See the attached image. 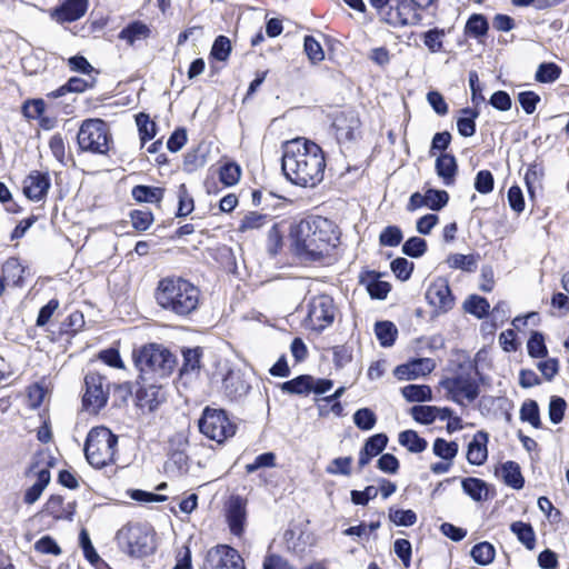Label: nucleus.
<instances>
[{
	"label": "nucleus",
	"mask_w": 569,
	"mask_h": 569,
	"mask_svg": "<svg viewBox=\"0 0 569 569\" xmlns=\"http://www.w3.org/2000/svg\"><path fill=\"white\" fill-rule=\"evenodd\" d=\"M282 149V171L291 183L313 188L322 181L326 159L317 143L306 138H296L286 141Z\"/></svg>",
	"instance_id": "nucleus-1"
},
{
	"label": "nucleus",
	"mask_w": 569,
	"mask_h": 569,
	"mask_svg": "<svg viewBox=\"0 0 569 569\" xmlns=\"http://www.w3.org/2000/svg\"><path fill=\"white\" fill-rule=\"evenodd\" d=\"M296 254L305 261H317L328 256L339 242L335 223L322 217L303 219L291 230Z\"/></svg>",
	"instance_id": "nucleus-2"
},
{
	"label": "nucleus",
	"mask_w": 569,
	"mask_h": 569,
	"mask_svg": "<svg viewBox=\"0 0 569 569\" xmlns=\"http://www.w3.org/2000/svg\"><path fill=\"white\" fill-rule=\"evenodd\" d=\"M154 298L157 305L164 311L187 317L198 309L200 290L184 278L166 277L158 282Z\"/></svg>",
	"instance_id": "nucleus-3"
},
{
	"label": "nucleus",
	"mask_w": 569,
	"mask_h": 569,
	"mask_svg": "<svg viewBox=\"0 0 569 569\" xmlns=\"http://www.w3.org/2000/svg\"><path fill=\"white\" fill-rule=\"evenodd\" d=\"M133 358L141 380L152 385L169 377L177 363L176 357L168 349L154 343L142 347Z\"/></svg>",
	"instance_id": "nucleus-4"
},
{
	"label": "nucleus",
	"mask_w": 569,
	"mask_h": 569,
	"mask_svg": "<svg viewBox=\"0 0 569 569\" xmlns=\"http://www.w3.org/2000/svg\"><path fill=\"white\" fill-rule=\"evenodd\" d=\"M119 548L133 558H143L156 550L152 529L147 525L128 523L116 536Z\"/></svg>",
	"instance_id": "nucleus-5"
},
{
	"label": "nucleus",
	"mask_w": 569,
	"mask_h": 569,
	"mask_svg": "<svg viewBox=\"0 0 569 569\" xmlns=\"http://www.w3.org/2000/svg\"><path fill=\"white\" fill-rule=\"evenodd\" d=\"M118 437L106 427L92 428L84 443V455L94 468H103L114 462Z\"/></svg>",
	"instance_id": "nucleus-6"
},
{
	"label": "nucleus",
	"mask_w": 569,
	"mask_h": 569,
	"mask_svg": "<svg viewBox=\"0 0 569 569\" xmlns=\"http://www.w3.org/2000/svg\"><path fill=\"white\" fill-rule=\"evenodd\" d=\"M77 139L81 150L98 154H107L112 142L109 127L101 119L84 120Z\"/></svg>",
	"instance_id": "nucleus-7"
},
{
	"label": "nucleus",
	"mask_w": 569,
	"mask_h": 569,
	"mask_svg": "<svg viewBox=\"0 0 569 569\" xmlns=\"http://www.w3.org/2000/svg\"><path fill=\"white\" fill-rule=\"evenodd\" d=\"M236 425L230 421L226 411L207 407L199 419V430L207 438L222 443L236 433Z\"/></svg>",
	"instance_id": "nucleus-8"
},
{
	"label": "nucleus",
	"mask_w": 569,
	"mask_h": 569,
	"mask_svg": "<svg viewBox=\"0 0 569 569\" xmlns=\"http://www.w3.org/2000/svg\"><path fill=\"white\" fill-rule=\"evenodd\" d=\"M335 313L336 308L331 297L327 295L313 297L308 303V315L305 319V326L310 330L321 332L332 325Z\"/></svg>",
	"instance_id": "nucleus-9"
},
{
	"label": "nucleus",
	"mask_w": 569,
	"mask_h": 569,
	"mask_svg": "<svg viewBox=\"0 0 569 569\" xmlns=\"http://www.w3.org/2000/svg\"><path fill=\"white\" fill-rule=\"evenodd\" d=\"M420 8L412 0H391L381 19L395 27L416 26L421 21Z\"/></svg>",
	"instance_id": "nucleus-10"
},
{
	"label": "nucleus",
	"mask_w": 569,
	"mask_h": 569,
	"mask_svg": "<svg viewBox=\"0 0 569 569\" xmlns=\"http://www.w3.org/2000/svg\"><path fill=\"white\" fill-rule=\"evenodd\" d=\"M441 388L447 391V398L458 405H462L465 398L472 402L479 396V385L469 373H459L440 381Z\"/></svg>",
	"instance_id": "nucleus-11"
},
{
	"label": "nucleus",
	"mask_w": 569,
	"mask_h": 569,
	"mask_svg": "<svg viewBox=\"0 0 569 569\" xmlns=\"http://www.w3.org/2000/svg\"><path fill=\"white\" fill-rule=\"evenodd\" d=\"M86 392L82 398L83 407L97 413L107 405L109 398V383L99 373L90 372L84 378Z\"/></svg>",
	"instance_id": "nucleus-12"
},
{
	"label": "nucleus",
	"mask_w": 569,
	"mask_h": 569,
	"mask_svg": "<svg viewBox=\"0 0 569 569\" xmlns=\"http://www.w3.org/2000/svg\"><path fill=\"white\" fill-rule=\"evenodd\" d=\"M203 569H244V562L234 548L219 545L207 552Z\"/></svg>",
	"instance_id": "nucleus-13"
},
{
	"label": "nucleus",
	"mask_w": 569,
	"mask_h": 569,
	"mask_svg": "<svg viewBox=\"0 0 569 569\" xmlns=\"http://www.w3.org/2000/svg\"><path fill=\"white\" fill-rule=\"evenodd\" d=\"M426 299L430 306L442 312H447L455 306V298L449 282L442 277L435 279L430 283L426 292Z\"/></svg>",
	"instance_id": "nucleus-14"
},
{
	"label": "nucleus",
	"mask_w": 569,
	"mask_h": 569,
	"mask_svg": "<svg viewBox=\"0 0 569 569\" xmlns=\"http://www.w3.org/2000/svg\"><path fill=\"white\" fill-rule=\"evenodd\" d=\"M50 186L48 173L32 171L23 180V193L32 201H40L46 198Z\"/></svg>",
	"instance_id": "nucleus-15"
},
{
	"label": "nucleus",
	"mask_w": 569,
	"mask_h": 569,
	"mask_svg": "<svg viewBox=\"0 0 569 569\" xmlns=\"http://www.w3.org/2000/svg\"><path fill=\"white\" fill-rule=\"evenodd\" d=\"M435 368V360L430 358H418L398 366L395 369V376L399 380H415L421 376L430 373Z\"/></svg>",
	"instance_id": "nucleus-16"
},
{
	"label": "nucleus",
	"mask_w": 569,
	"mask_h": 569,
	"mask_svg": "<svg viewBox=\"0 0 569 569\" xmlns=\"http://www.w3.org/2000/svg\"><path fill=\"white\" fill-rule=\"evenodd\" d=\"M88 0H64L57 7L51 17L58 22H72L84 16Z\"/></svg>",
	"instance_id": "nucleus-17"
},
{
	"label": "nucleus",
	"mask_w": 569,
	"mask_h": 569,
	"mask_svg": "<svg viewBox=\"0 0 569 569\" xmlns=\"http://www.w3.org/2000/svg\"><path fill=\"white\" fill-rule=\"evenodd\" d=\"M360 121L352 111L340 112L336 116L332 127L339 141H349L355 138L356 131L359 129Z\"/></svg>",
	"instance_id": "nucleus-18"
},
{
	"label": "nucleus",
	"mask_w": 569,
	"mask_h": 569,
	"mask_svg": "<svg viewBox=\"0 0 569 569\" xmlns=\"http://www.w3.org/2000/svg\"><path fill=\"white\" fill-rule=\"evenodd\" d=\"M380 273L373 270H367L360 274V283L366 287L372 299L383 300L391 290L387 281L380 280Z\"/></svg>",
	"instance_id": "nucleus-19"
},
{
	"label": "nucleus",
	"mask_w": 569,
	"mask_h": 569,
	"mask_svg": "<svg viewBox=\"0 0 569 569\" xmlns=\"http://www.w3.org/2000/svg\"><path fill=\"white\" fill-rule=\"evenodd\" d=\"M488 433L478 431L475 433L472 440L468 445L467 460L470 465L481 466L488 458Z\"/></svg>",
	"instance_id": "nucleus-20"
},
{
	"label": "nucleus",
	"mask_w": 569,
	"mask_h": 569,
	"mask_svg": "<svg viewBox=\"0 0 569 569\" xmlns=\"http://www.w3.org/2000/svg\"><path fill=\"white\" fill-rule=\"evenodd\" d=\"M37 476L36 482L26 490L23 501L27 505H33L41 497L43 490L50 482V471L47 468H42L36 471V466H32L30 472Z\"/></svg>",
	"instance_id": "nucleus-21"
},
{
	"label": "nucleus",
	"mask_w": 569,
	"mask_h": 569,
	"mask_svg": "<svg viewBox=\"0 0 569 569\" xmlns=\"http://www.w3.org/2000/svg\"><path fill=\"white\" fill-rule=\"evenodd\" d=\"M436 171L446 186L452 184L457 173V161L455 156L450 153L440 154L436 160Z\"/></svg>",
	"instance_id": "nucleus-22"
},
{
	"label": "nucleus",
	"mask_w": 569,
	"mask_h": 569,
	"mask_svg": "<svg viewBox=\"0 0 569 569\" xmlns=\"http://www.w3.org/2000/svg\"><path fill=\"white\" fill-rule=\"evenodd\" d=\"M149 36V27L141 21H133L129 23L119 33V38L126 40L129 44H133L136 41L144 40Z\"/></svg>",
	"instance_id": "nucleus-23"
},
{
	"label": "nucleus",
	"mask_w": 569,
	"mask_h": 569,
	"mask_svg": "<svg viewBox=\"0 0 569 569\" xmlns=\"http://www.w3.org/2000/svg\"><path fill=\"white\" fill-rule=\"evenodd\" d=\"M510 530L527 549L532 550L535 548L536 533L530 523L515 521L510 525Z\"/></svg>",
	"instance_id": "nucleus-24"
},
{
	"label": "nucleus",
	"mask_w": 569,
	"mask_h": 569,
	"mask_svg": "<svg viewBox=\"0 0 569 569\" xmlns=\"http://www.w3.org/2000/svg\"><path fill=\"white\" fill-rule=\"evenodd\" d=\"M462 490L475 501L486 500L488 497L487 483L479 478H466L461 482Z\"/></svg>",
	"instance_id": "nucleus-25"
},
{
	"label": "nucleus",
	"mask_w": 569,
	"mask_h": 569,
	"mask_svg": "<svg viewBox=\"0 0 569 569\" xmlns=\"http://www.w3.org/2000/svg\"><path fill=\"white\" fill-rule=\"evenodd\" d=\"M461 113L463 117L457 120L458 132L462 137H471L476 132V119L479 117V111L471 108H463Z\"/></svg>",
	"instance_id": "nucleus-26"
},
{
	"label": "nucleus",
	"mask_w": 569,
	"mask_h": 569,
	"mask_svg": "<svg viewBox=\"0 0 569 569\" xmlns=\"http://www.w3.org/2000/svg\"><path fill=\"white\" fill-rule=\"evenodd\" d=\"M313 387V378L308 375L299 376L282 383L281 389L287 393L307 395Z\"/></svg>",
	"instance_id": "nucleus-27"
},
{
	"label": "nucleus",
	"mask_w": 569,
	"mask_h": 569,
	"mask_svg": "<svg viewBox=\"0 0 569 569\" xmlns=\"http://www.w3.org/2000/svg\"><path fill=\"white\" fill-rule=\"evenodd\" d=\"M164 190L158 187L149 186H136L133 187L131 194L138 202H160L163 198Z\"/></svg>",
	"instance_id": "nucleus-28"
},
{
	"label": "nucleus",
	"mask_w": 569,
	"mask_h": 569,
	"mask_svg": "<svg viewBox=\"0 0 569 569\" xmlns=\"http://www.w3.org/2000/svg\"><path fill=\"white\" fill-rule=\"evenodd\" d=\"M399 443L410 452L420 453L426 450L428 443L415 430H405L399 433Z\"/></svg>",
	"instance_id": "nucleus-29"
},
{
	"label": "nucleus",
	"mask_w": 569,
	"mask_h": 569,
	"mask_svg": "<svg viewBox=\"0 0 569 569\" xmlns=\"http://www.w3.org/2000/svg\"><path fill=\"white\" fill-rule=\"evenodd\" d=\"M402 396L409 402H423L432 399V391L426 385H408L401 389Z\"/></svg>",
	"instance_id": "nucleus-30"
},
{
	"label": "nucleus",
	"mask_w": 569,
	"mask_h": 569,
	"mask_svg": "<svg viewBox=\"0 0 569 569\" xmlns=\"http://www.w3.org/2000/svg\"><path fill=\"white\" fill-rule=\"evenodd\" d=\"M502 478L506 485L515 488L521 489L525 485L523 477L520 472V467L515 461H507L501 467Z\"/></svg>",
	"instance_id": "nucleus-31"
},
{
	"label": "nucleus",
	"mask_w": 569,
	"mask_h": 569,
	"mask_svg": "<svg viewBox=\"0 0 569 569\" xmlns=\"http://www.w3.org/2000/svg\"><path fill=\"white\" fill-rule=\"evenodd\" d=\"M167 472L172 475H183L189 469V457L182 450L173 451L164 466Z\"/></svg>",
	"instance_id": "nucleus-32"
},
{
	"label": "nucleus",
	"mask_w": 569,
	"mask_h": 569,
	"mask_svg": "<svg viewBox=\"0 0 569 569\" xmlns=\"http://www.w3.org/2000/svg\"><path fill=\"white\" fill-rule=\"evenodd\" d=\"M224 387L228 393L233 398L246 396L250 386L238 373L230 372L224 379Z\"/></svg>",
	"instance_id": "nucleus-33"
},
{
	"label": "nucleus",
	"mask_w": 569,
	"mask_h": 569,
	"mask_svg": "<svg viewBox=\"0 0 569 569\" xmlns=\"http://www.w3.org/2000/svg\"><path fill=\"white\" fill-rule=\"evenodd\" d=\"M375 332L382 347H391L395 343L398 330L390 321H378L375 326Z\"/></svg>",
	"instance_id": "nucleus-34"
},
{
	"label": "nucleus",
	"mask_w": 569,
	"mask_h": 569,
	"mask_svg": "<svg viewBox=\"0 0 569 569\" xmlns=\"http://www.w3.org/2000/svg\"><path fill=\"white\" fill-rule=\"evenodd\" d=\"M478 258L475 254L452 253L448 256L447 263L452 269L473 272L477 269Z\"/></svg>",
	"instance_id": "nucleus-35"
},
{
	"label": "nucleus",
	"mask_w": 569,
	"mask_h": 569,
	"mask_svg": "<svg viewBox=\"0 0 569 569\" xmlns=\"http://www.w3.org/2000/svg\"><path fill=\"white\" fill-rule=\"evenodd\" d=\"M459 446L456 441H447L442 438H437L432 446L433 453L447 461H452L457 456Z\"/></svg>",
	"instance_id": "nucleus-36"
},
{
	"label": "nucleus",
	"mask_w": 569,
	"mask_h": 569,
	"mask_svg": "<svg viewBox=\"0 0 569 569\" xmlns=\"http://www.w3.org/2000/svg\"><path fill=\"white\" fill-rule=\"evenodd\" d=\"M201 350L199 348L188 349L183 351V365L180 369V375L188 376L198 373L200 369Z\"/></svg>",
	"instance_id": "nucleus-37"
},
{
	"label": "nucleus",
	"mask_w": 569,
	"mask_h": 569,
	"mask_svg": "<svg viewBox=\"0 0 569 569\" xmlns=\"http://www.w3.org/2000/svg\"><path fill=\"white\" fill-rule=\"evenodd\" d=\"M270 221V217L268 214H262L259 212H249L247 213L240 221L238 230L240 232H246L249 230L260 229L266 226Z\"/></svg>",
	"instance_id": "nucleus-38"
},
{
	"label": "nucleus",
	"mask_w": 569,
	"mask_h": 569,
	"mask_svg": "<svg viewBox=\"0 0 569 569\" xmlns=\"http://www.w3.org/2000/svg\"><path fill=\"white\" fill-rule=\"evenodd\" d=\"M495 548L490 542L483 541L475 545L471 549V557L479 565H489L495 559Z\"/></svg>",
	"instance_id": "nucleus-39"
},
{
	"label": "nucleus",
	"mask_w": 569,
	"mask_h": 569,
	"mask_svg": "<svg viewBox=\"0 0 569 569\" xmlns=\"http://www.w3.org/2000/svg\"><path fill=\"white\" fill-rule=\"evenodd\" d=\"M520 419L529 422L533 428H540V413L538 403L535 400H528L520 408Z\"/></svg>",
	"instance_id": "nucleus-40"
},
{
	"label": "nucleus",
	"mask_w": 569,
	"mask_h": 569,
	"mask_svg": "<svg viewBox=\"0 0 569 569\" xmlns=\"http://www.w3.org/2000/svg\"><path fill=\"white\" fill-rule=\"evenodd\" d=\"M561 74V69L553 62H545L538 67L536 80L541 83L555 82Z\"/></svg>",
	"instance_id": "nucleus-41"
},
{
	"label": "nucleus",
	"mask_w": 569,
	"mask_h": 569,
	"mask_svg": "<svg viewBox=\"0 0 569 569\" xmlns=\"http://www.w3.org/2000/svg\"><path fill=\"white\" fill-rule=\"evenodd\" d=\"M490 305L486 298L471 296L465 302V310L478 318L485 317L489 311Z\"/></svg>",
	"instance_id": "nucleus-42"
},
{
	"label": "nucleus",
	"mask_w": 569,
	"mask_h": 569,
	"mask_svg": "<svg viewBox=\"0 0 569 569\" xmlns=\"http://www.w3.org/2000/svg\"><path fill=\"white\" fill-rule=\"evenodd\" d=\"M488 28V22L482 14H472L466 23V32L475 38L485 36Z\"/></svg>",
	"instance_id": "nucleus-43"
},
{
	"label": "nucleus",
	"mask_w": 569,
	"mask_h": 569,
	"mask_svg": "<svg viewBox=\"0 0 569 569\" xmlns=\"http://www.w3.org/2000/svg\"><path fill=\"white\" fill-rule=\"evenodd\" d=\"M139 129L140 140L144 144L156 136V123L149 119L146 113H139L136 118Z\"/></svg>",
	"instance_id": "nucleus-44"
},
{
	"label": "nucleus",
	"mask_w": 569,
	"mask_h": 569,
	"mask_svg": "<svg viewBox=\"0 0 569 569\" xmlns=\"http://www.w3.org/2000/svg\"><path fill=\"white\" fill-rule=\"evenodd\" d=\"M219 177L224 186H233L241 177V169L234 162H227L220 168Z\"/></svg>",
	"instance_id": "nucleus-45"
},
{
	"label": "nucleus",
	"mask_w": 569,
	"mask_h": 569,
	"mask_svg": "<svg viewBox=\"0 0 569 569\" xmlns=\"http://www.w3.org/2000/svg\"><path fill=\"white\" fill-rule=\"evenodd\" d=\"M389 519L397 526L410 527L417 521V515L413 510L393 509L389 510Z\"/></svg>",
	"instance_id": "nucleus-46"
},
{
	"label": "nucleus",
	"mask_w": 569,
	"mask_h": 569,
	"mask_svg": "<svg viewBox=\"0 0 569 569\" xmlns=\"http://www.w3.org/2000/svg\"><path fill=\"white\" fill-rule=\"evenodd\" d=\"M353 422L361 430H371L377 422V417L372 410L361 408L355 412Z\"/></svg>",
	"instance_id": "nucleus-47"
},
{
	"label": "nucleus",
	"mask_w": 569,
	"mask_h": 569,
	"mask_svg": "<svg viewBox=\"0 0 569 569\" xmlns=\"http://www.w3.org/2000/svg\"><path fill=\"white\" fill-rule=\"evenodd\" d=\"M566 408H567V402L565 401L563 398L558 397V396H552L550 398L549 409H548V415H549L550 421L555 425L560 423L563 419Z\"/></svg>",
	"instance_id": "nucleus-48"
},
{
	"label": "nucleus",
	"mask_w": 569,
	"mask_h": 569,
	"mask_svg": "<svg viewBox=\"0 0 569 569\" xmlns=\"http://www.w3.org/2000/svg\"><path fill=\"white\" fill-rule=\"evenodd\" d=\"M426 250L427 242L420 237H411L402 246V252L411 258L421 257Z\"/></svg>",
	"instance_id": "nucleus-49"
},
{
	"label": "nucleus",
	"mask_w": 569,
	"mask_h": 569,
	"mask_svg": "<svg viewBox=\"0 0 569 569\" xmlns=\"http://www.w3.org/2000/svg\"><path fill=\"white\" fill-rule=\"evenodd\" d=\"M425 198H426V207H428L431 210H440L441 208H443L447 204V202L449 200V196H448L447 191L433 190V189H429L425 193Z\"/></svg>",
	"instance_id": "nucleus-50"
},
{
	"label": "nucleus",
	"mask_w": 569,
	"mask_h": 569,
	"mask_svg": "<svg viewBox=\"0 0 569 569\" xmlns=\"http://www.w3.org/2000/svg\"><path fill=\"white\" fill-rule=\"evenodd\" d=\"M528 353L533 358L547 356V347L542 333L533 332L527 343Z\"/></svg>",
	"instance_id": "nucleus-51"
},
{
	"label": "nucleus",
	"mask_w": 569,
	"mask_h": 569,
	"mask_svg": "<svg viewBox=\"0 0 569 569\" xmlns=\"http://www.w3.org/2000/svg\"><path fill=\"white\" fill-rule=\"evenodd\" d=\"M178 199H179V204H178L177 216L186 217L189 213H191L194 208L193 199L189 194L188 189H187L186 184H183V183L179 186Z\"/></svg>",
	"instance_id": "nucleus-52"
},
{
	"label": "nucleus",
	"mask_w": 569,
	"mask_h": 569,
	"mask_svg": "<svg viewBox=\"0 0 569 569\" xmlns=\"http://www.w3.org/2000/svg\"><path fill=\"white\" fill-rule=\"evenodd\" d=\"M379 241L386 247H397L402 241V232L397 226H388L381 231Z\"/></svg>",
	"instance_id": "nucleus-53"
},
{
	"label": "nucleus",
	"mask_w": 569,
	"mask_h": 569,
	"mask_svg": "<svg viewBox=\"0 0 569 569\" xmlns=\"http://www.w3.org/2000/svg\"><path fill=\"white\" fill-rule=\"evenodd\" d=\"M305 52L309 60L315 64L323 60L325 52L321 44L311 36L305 38Z\"/></svg>",
	"instance_id": "nucleus-54"
},
{
	"label": "nucleus",
	"mask_w": 569,
	"mask_h": 569,
	"mask_svg": "<svg viewBox=\"0 0 569 569\" xmlns=\"http://www.w3.org/2000/svg\"><path fill=\"white\" fill-rule=\"evenodd\" d=\"M351 457H339L333 459L326 468L327 473L329 475H342L350 476L351 475Z\"/></svg>",
	"instance_id": "nucleus-55"
},
{
	"label": "nucleus",
	"mask_w": 569,
	"mask_h": 569,
	"mask_svg": "<svg viewBox=\"0 0 569 569\" xmlns=\"http://www.w3.org/2000/svg\"><path fill=\"white\" fill-rule=\"evenodd\" d=\"M132 227L136 230L144 231L153 222V214L149 210H133L130 213Z\"/></svg>",
	"instance_id": "nucleus-56"
},
{
	"label": "nucleus",
	"mask_w": 569,
	"mask_h": 569,
	"mask_svg": "<svg viewBox=\"0 0 569 569\" xmlns=\"http://www.w3.org/2000/svg\"><path fill=\"white\" fill-rule=\"evenodd\" d=\"M390 268L398 279L406 281L412 273L413 263L406 258L399 257L391 262Z\"/></svg>",
	"instance_id": "nucleus-57"
},
{
	"label": "nucleus",
	"mask_w": 569,
	"mask_h": 569,
	"mask_svg": "<svg viewBox=\"0 0 569 569\" xmlns=\"http://www.w3.org/2000/svg\"><path fill=\"white\" fill-rule=\"evenodd\" d=\"M44 511L56 519H64L70 517V512L63 509V499L60 496H51L44 506Z\"/></svg>",
	"instance_id": "nucleus-58"
},
{
	"label": "nucleus",
	"mask_w": 569,
	"mask_h": 569,
	"mask_svg": "<svg viewBox=\"0 0 569 569\" xmlns=\"http://www.w3.org/2000/svg\"><path fill=\"white\" fill-rule=\"evenodd\" d=\"M231 52L230 40L224 36H219L211 48V56L219 60L226 61Z\"/></svg>",
	"instance_id": "nucleus-59"
},
{
	"label": "nucleus",
	"mask_w": 569,
	"mask_h": 569,
	"mask_svg": "<svg viewBox=\"0 0 569 569\" xmlns=\"http://www.w3.org/2000/svg\"><path fill=\"white\" fill-rule=\"evenodd\" d=\"M230 531L240 536L243 531L244 511L240 506L232 507L228 515Z\"/></svg>",
	"instance_id": "nucleus-60"
},
{
	"label": "nucleus",
	"mask_w": 569,
	"mask_h": 569,
	"mask_svg": "<svg viewBox=\"0 0 569 569\" xmlns=\"http://www.w3.org/2000/svg\"><path fill=\"white\" fill-rule=\"evenodd\" d=\"M445 31L438 28L431 29L423 34V43L431 52H439L442 50V39Z\"/></svg>",
	"instance_id": "nucleus-61"
},
{
	"label": "nucleus",
	"mask_w": 569,
	"mask_h": 569,
	"mask_svg": "<svg viewBox=\"0 0 569 569\" xmlns=\"http://www.w3.org/2000/svg\"><path fill=\"white\" fill-rule=\"evenodd\" d=\"M79 543H80V547L83 550V555H84L86 559L90 563L96 565L98 561H100V557L97 553V551L94 550V548H93V546L91 543L89 533H88V531L86 529H82L80 531Z\"/></svg>",
	"instance_id": "nucleus-62"
},
{
	"label": "nucleus",
	"mask_w": 569,
	"mask_h": 569,
	"mask_svg": "<svg viewBox=\"0 0 569 569\" xmlns=\"http://www.w3.org/2000/svg\"><path fill=\"white\" fill-rule=\"evenodd\" d=\"M435 406H415L411 409L413 419L423 425H430L436 420Z\"/></svg>",
	"instance_id": "nucleus-63"
},
{
	"label": "nucleus",
	"mask_w": 569,
	"mask_h": 569,
	"mask_svg": "<svg viewBox=\"0 0 569 569\" xmlns=\"http://www.w3.org/2000/svg\"><path fill=\"white\" fill-rule=\"evenodd\" d=\"M493 176L489 170H480L475 180V189L482 193L487 194L493 189Z\"/></svg>",
	"instance_id": "nucleus-64"
}]
</instances>
